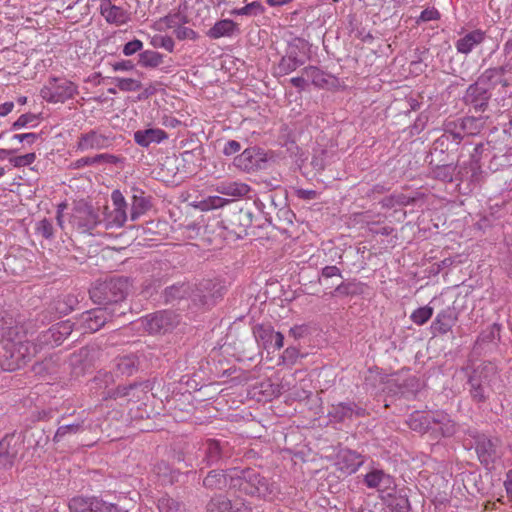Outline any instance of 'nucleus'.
Segmentation results:
<instances>
[{
	"label": "nucleus",
	"instance_id": "17",
	"mask_svg": "<svg viewBox=\"0 0 512 512\" xmlns=\"http://www.w3.org/2000/svg\"><path fill=\"white\" fill-rule=\"evenodd\" d=\"M165 209H167L166 213L168 217L166 218L162 216V241L167 240L166 233L175 235L176 232L179 231V224L186 219L188 216V210H191V207L189 204L185 205L186 211H184L183 208L177 205H172L171 202H169L168 205L165 206ZM195 209L196 207L192 208V210Z\"/></svg>",
	"mask_w": 512,
	"mask_h": 512
},
{
	"label": "nucleus",
	"instance_id": "34",
	"mask_svg": "<svg viewBox=\"0 0 512 512\" xmlns=\"http://www.w3.org/2000/svg\"><path fill=\"white\" fill-rule=\"evenodd\" d=\"M15 434L6 435L0 441V469L11 468L18 455L16 444H13Z\"/></svg>",
	"mask_w": 512,
	"mask_h": 512
},
{
	"label": "nucleus",
	"instance_id": "21",
	"mask_svg": "<svg viewBox=\"0 0 512 512\" xmlns=\"http://www.w3.org/2000/svg\"><path fill=\"white\" fill-rule=\"evenodd\" d=\"M232 468L212 469L202 478L201 485L207 491H223L227 487L231 489Z\"/></svg>",
	"mask_w": 512,
	"mask_h": 512
},
{
	"label": "nucleus",
	"instance_id": "4",
	"mask_svg": "<svg viewBox=\"0 0 512 512\" xmlns=\"http://www.w3.org/2000/svg\"><path fill=\"white\" fill-rule=\"evenodd\" d=\"M130 288L129 278L111 277L92 286L89 295L93 303L117 311L116 307L126 299Z\"/></svg>",
	"mask_w": 512,
	"mask_h": 512
},
{
	"label": "nucleus",
	"instance_id": "20",
	"mask_svg": "<svg viewBox=\"0 0 512 512\" xmlns=\"http://www.w3.org/2000/svg\"><path fill=\"white\" fill-rule=\"evenodd\" d=\"M181 161L175 154L167 155L162 163V183L178 186L187 177L185 170H180Z\"/></svg>",
	"mask_w": 512,
	"mask_h": 512
},
{
	"label": "nucleus",
	"instance_id": "43",
	"mask_svg": "<svg viewBox=\"0 0 512 512\" xmlns=\"http://www.w3.org/2000/svg\"><path fill=\"white\" fill-rule=\"evenodd\" d=\"M486 118L479 116H466L460 118V130L463 131V135H477L485 127Z\"/></svg>",
	"mask_w": 512,
	"mask_h": 512
},
{
	"label": "nucleus",
	"instance_id": "63",
	"mask_svg": "<svg viewBox=\"0 0 512 512\" xmlns=\"http://www.w3.org/2000/svg\"><path fill=\"white\" fill-rule=\"evenodd\" d=\"M139 62L146 67H156L160 63V54L155 51L146 50L140 54Z\"/></svg>",
	"mask_w": 512,
	"mask_h": 512
},
{
	"label": "nucleus",
	"instance_id": "3",
	"mask_svg": "<svg viewBox=\"0 0 512 512\" xmlns=\"http://www.w3.org/2000/svg\"><path fill=\"white\" fill-rule=\"evenodd\" d=\"M215 287L211 280H204L194 288L189 282H178L165 288L164 302L175 306L190 299L197 308H210L221 297L219 290L213 291Z\"/></svg>",
	"mask_w": 512,
	"mask_h": 512
},
{
	"label": "nucleus",
	"instance_id": "13",
	"mask_svg": "<svg viewBox=\"0 0 512 512\" xmlns=\"http://www.w3.org/2000/svg\"><path fill=\"white\" fill-rule=\"evenodd\" d=\"M78 93L77 86L64 78H52L41 91V97L51 103H63Z\"/></svg>",
	"mask_w": 512,
	"mask_h": 512
},
{
	"label": "nucleus",
	"instance_id": "48",
	"mask_svg": "<svg viewBox=\"0 0 512 512\" xmlns=\"http://www.w3.org/2000/svg\"><path fill=\"white\" fill-rule=\"evenodd\" d=\"M23 441H27V443L33 448H38L44 447L48 443L49 437L45 435L44 430H26L23 435Z\"/></svg>",
	"mask_w": 512,
	"mask_h": 512
},
{
	"label": "nucleus",
	"instance_id": "11",
	"mask_svg": "<svg viewBox=\"0 0 512 512\" xmlns=\"http://www.w3.org/2000/svg\"><path fill=\"white\" fill-rule=\"evenodd\" d=\"M202 454L201 463L205 467L221 466L233 455L231 446L227 441L206 439L199 449Z\"/></svg>",
	"mask_w": 512,
	"mask_h": 512
},
{
	"label": "nucleus",
	"instance_id": "32",
	"mask_svg": "<svg viewBox=\"0 0 512 512\" xmlns=\"http://www.w3.org/2000/svg\"><path fill=\"white\" fill-rule=\"evenodd\" d=\"M139 369V359L135 354L115 358L113 374L117 377H130Z\"/></svg>",
	"mask_w": 512,
	"mask_h": 512
},
{
	"label": "nucleus",
	"instance_id": "41",
	"mask_svg": "<svg viewBox=\"0 0 512 512\" xmlns=\"http://www.w3.org/2000/svg\"><path fill=\"white\" fill-rule=\"evenodd\" d=\"M206 512H249L247 508H233L231 501L224 495L218 494L207 502Z\"/></svg>",
	"mask_w": 512,
	"mask_h": 512
},
{
	"label": "nucleus",
	"instance_id": "40",
	"mask_svg": "<svg viewBox=\"0 0 512 512\" xmlns=\"http://www.w3.org/2000/svg\"><path fill=\"white\" fill-rule=\"evenodd\" d=\"M238 26L233 20L223 19L217 21L206 33L210 39H219L221 37H231L237 32Z\"/></svg>",
	"mask_w": 512,
	"mask_h": 512
},
{
	"label": "nucleus",
	"instance_id": "46",
	"mask_svg": "<svg viewBox=\"0 0 512 512\" xmlns=\"http://www.w3.org/2000/svg\"><path fill=\"white\" fill-rule=\"evenodd\" d=\"M114 374L108 371H98L94 378L91 380V390L98 393L99 390H104L103 395L107 388L114 383Z\"/></svg>",
	"mask_w": 512,
	"mask_h": 512
},
{
	"label": "nucleus",
	"instance_id": "19",
	"mask_svg": "<svg viewBox=\"0 0 512 512\" xmlns=\"http://www.w3.org/2000/svg\"><path fill=\"white\" fill-rule=\"evenodd\" d=\"M366 414V409L359 406L354 401L332 404L328 412V416L339 423L352 420L353 418L365 417Z\"/></svg>",
	"mask_w": 512,
	"mask_h": 512
},
{
	"label": "nucleus",
	"instance_id": "36",
	"mask_svg": "<svg viewBox=\"0 0 512 512\" xmlns=\"http://www.w3.org/2000/svg\"><path fill=\"white\" fill-rule=\"evenodd\" d=\"M433 413L414 411L409 415L407 424L409 428L420 434L429 433L431 429V418Z\"/></svg>",
	"mask_w": 512,
	"mask_h": 512
},
{
	"label": "nucleus",
	"instance_id": "2",
	"mask_svg": "<svg viewBox=\"0 0 512 512\" xmlns=\"http://www.w3.org/2000/svg\"><path fill=\"white\" fill-rule=\"evenodd\" d=\"M231 489L242 495L273 501L280 493L275 481L251 467L232 468Z\"/></svg>",
	"mask_w": 512,
	"mask_h": 512
},
{
	"label": "nucleus",
	"instance_id": "27",
	"mask_svg": "<svg viewBox=\"0 0 512 512\" xmlns=\"http://www.w3.org/2000/svg\"><path fill=\"white\" fill-rule=\"evenodd\" d=\"M112 145V139L106 135L91 130L87 133L81 134L77 147L81 151L89 149H105Z\"/></svg>",
	"mask_w": 512,
	"mask_h": 512
},
{
	"label": "nucleus",
	"instance_id": "59",
	"mask_svg": "<svg viewBox=\"0 0 512 512\" xmlns=\"http://www.w3.org/2000/svg\"><path fill=\"white\" fill-rule=\"evenodd\" d=\"M77 303V299L75 296L73 295H67L65 296L63 299H59L55 302V309L60 313V314H68L70 313L73 308H74V305Z\"/></svg>",
	"mask_w": 512,
	"mask_h": 512
},
{
	"label": "nucleus",
	"instance_id": "44",
	"mask_svg": "<svg viewBox=\"0 0 512 512\" xmlns=\"http://www.w3.org/2000/svg\"><path fill=\"white\" fill-rule=\"evenodd\" d=\"M363 288L364 284L356 279L343 281L336 286L332 295L342 297L361 295L363 293Z\"/></svg>",
	"mask_w": 512,
	"mask_h": 512
},
{
	"label": "nucleus",
	"instance_id": "5",
	"mask_svg": "<svg viewBox=\"0 0 512 512\" xmlns=\"http://www.w3.org/2000/svg\"><path fill=\"white\" fill-rule=\"evenodd\" d=\"M201 220L194 219L189 215L186 219L179 224V231L176 232L175 235H170L166 233L167 242H162V247H165L162 250V256L166 257L173 255L172 259L166 258L165 261L171 264H181L183 261V254L180 250L183 249V245L180 243H175L174 241H185L186 239H192L197 236L201 229Z\"/></svg>",
	"mask_w": 512,
	"mask_h": 512
},
{
	"label": "nucleus",
	"instance_id": "58",
	"mask_svg": "<svg viewBox=\"0 0 512 512\" xmlns=\"http://www.w3.org/2000/svg\"><path fill=\"white\" fill-rule=\"evenodd\" d=\"M180 323V315L171 310H162V330H172Z\"/></svg>",
	"mask_w": 512,
	"mask_h": 512
},
{
	"label": "nucleus",
	"instance_id": "10",
	"mask_svg": "<svg viewBox=\"0 0 512 512\" xmlns=\"http://www.w3.org/2000/svg\"><path fill=\"white\" fill-rule=\"evenodd\" d=\"M495 86L481 74L477 80L470 84L463 96L466 106L473 107L475 111L485 112L488 109L492 91Z\"/></svg>",
	"mask_w": 512,
	"mask_h": 512
},
{
	"label": "nucleus",
	"instance_id": "8",
	"mask_svg": "<svg viewBox=\"0 0 512 512\" xmlns=\"http://www.w3.org/2000/svg\"><path fill=\"white\" fill-rule=\"evenodd\" d=\"M496 374L497 368L491 362H484L471 371L467 383L474 402L484 403L488 399L490 385Z\"/></svg>",
	"mask_w": 512,
	"mask_h": 512
},
{
	"label": "nucleus",
	"instance_id": "18",
	"mask_svg": "<svg viewBox=\"0 0 512 512\" xmlns=\"http://www.w3.org/2000/svg\"><path fill=\"white\" fill-rule=\"evenodd\" d=\"M253 335L259 346L269 350L270 348L281 349L283 347L284 336L280 332H275L270 324H257L253 327Z\"/></svg>",
	"mask_w": 512,
	"mask_h": 512
},
{
	"label": "nucleus",
	"instance_id": "39",
	"mask_svg": "<svg viewBox=\"0 0 512 512\" xmlns=\"http://www.w3.org/2000/svg\"><path fill=\"white\" fill-rule=\"evenodd\" d=\"M512 69V57L505 62L503 65L494 68L486 69L482 75L492 83L495 87L498 84H501L503 87H507L509 85L507 79L504 78V75Z\"/></svg>",
	"mask_w": 512,
	"mask_h": 512
},
{
	"label": "nucleus",
	"instance_id": "1",
	"mask_svg": "<svg viewBox=\"0 0 512 512\" xmlns=\"http://www.w3.org/2000/svg\"><path fill=\"white\" fill-rule=\"evenodd\" d=\"M2 354L0 366L4 371L13 372L25 367L36 355L37 348L26 338L21 326H9L1 332Z\"/></svg>",
	"mask_w": 512,
	"mask_h": 512
},
{
	"label": "nucleus",
	"instance_id": "30",
	"mask_svg": "<svg viewBox=\"0 0 512 512\" xmlns=\"http://www.w3.org/2000/svg\"><path fill=\"white\" fill-rule=\"evenodd\" d=\"M385 499L386 506L391 512H410L411 505L408 499L407 489L402 488L390 490L386 493Z\"/></svg>",
	"mask_w": 512,
	"mask_h": 512
},
{
	"label": "nucleus",
	"instance_id": "64",
	"mask_svg": "<svg viewBox=\"0 0 512 512\" xmlns=\"http://www.w3.org/2000/svg\"><path fill=\"white\" fill-rule=\"evenodd\" d=\"M184 504L173 499V498H167L164 499L162 497V512H184Z\"/></svg>",
	"mask_w": 512,
	"mask_h": 512
},
{
	"label": "nucleus",
	"instance_id": "37",
	"mask_svg": "<svg viewBox=\"0 0 512 512\" xmlns=\"http://www.w3.org/2000/svg\"><path fill=\"white\" fill-rule=\"evenodd\" d=\"M459 143L449 136H439L432 145L431 158H449L451 152L456 151Z\"/></svg>",
	"mask_w": 512,
	"mask_h": 512
},
{
	"label": "nucleus",
	"instance_id": "33",
	"mask_svg": "<svg viewBox=\"0 0 512 512\" xmlns=\"http://www.w3.org/2000/svg\"><path fill=\"white\" fill-rule=\"evenodd\" d=\"M261 154L255 148H247L234 158V165L242 171L251 172L260 168Z\"/></svg>",
	"mask_w": 512,
	"mask_h": 512
},
{
	"label": "nucleus",
	"instance_id": "31",
	"mask_svg": "<svg viewBox=\"0 0 512 512\" xmlns=\"http://www.w3.org/2000/svg\"><path fill=\"white\" fill-rule=\"evenodd\" d=\"M99 357L100 350L97 346H85L72 354L71 364L85 370L92 367Z\"/></svg>",
	"mask_w": 512,
	"mask_h": 512
},
{
	"label": "nucleus",
	"instance_id": "54",
	"mask_svg": "<svg viewBox=\"0 0 512 512\" xmlns=\"http://www.w3.org/2000/svg\"><path fill=\"white\" fill-rule=\"evenodd\" d=\"M138 383H131L129 385H119L115 389H110L105 392V395H103V399H119V398H126L130 395V392L134 390L136 387H138Z\"/></svg>",
	"mask_w": 512,
	"mask_h": 512
},
{
	"label": "nucleus",
	"instance_id": "14",
	"mask_svg": "<svg viewBox=\"0 0 512 512\" xmlns=\"http://www.w3.org/2000/svg\"><path fill=\"white\" fill-rule=\"evenodd\" d=\"M123 314L117 312L115 309L109 310L108 307H98L84 312L81 315L80 326L85 333H94L100 330L107 322L111 321L113 317Z\"/></svg>",
	"mask_w": 512,
	"mask_h": 512
},
{
	"label": "nucleus",
	"instance_id": "45",
	"mask_svg": "<svg viewBox=\"0 0 512 512\" xmlns=\"http://www.w3.org/2000/svg\"><path fill=\"white\" fill-rule=\"evenodd\" d=\"M417 201L416 197L407 196L403 193H393L389 196L384 197L380 201V205L384 209H391L396 206H408L413 205Z\"/></svg>",
	"mask_w": 512,
	"mask_h": 512
},
{
	"label": "nucleus",
	"instance_id": "47",
	"mask_svg": "<svg viewBox=\"0 0 512 512\" xmlns=\"http://www.w3.org/2000/svg\"><path fill=\"white\" fill-rule=\"evenodd\" d=\"M135 142L143 147L151 143H160V129L138 130L134 133Z\"/></svg>",
	"mask_w": 512,
	"mask_h": 512
},
{
	"label": "nucleus",
	"instance_id": "7",
	"mask_svg": "<svg viewBox=\"0 0 512 512\" xmlns=\"http://www.w3.org/2000/svg\"><path fill=\"white\" fill-rule=\"evenodd\" d=\"M466 434L473 440L472 447H474L481 465L486 469H491L501 457V439L471 428L467 430Z\"/></svg>",
	"mask_w": 512,
	"mask_h": 512
},
{
	"label": "nucleus",
	"instance_id": "25",
	"mask_svg": "<svg viewBox=\"0 0 512 512\" xmlns=\"http://www.w3.org/2000/svg\"><path fill=\"white\" fill-rule=\"evenodd\" d=\"M430 434L433 439L441 437H451L456 433V424L444 412H434L431 418Z\"/></svg>",
	"mask_w": 512,
	"mask_h": 512
},
{
	"label": "nucleus",
	"instance_id": "26",
	"mask_svg": "<svg viewBox=\"0 0 512 512\" xmlns=\"http://www.w3.org/2000/svg\"><path fill=\"white\" fill-rule=\"evenodd\" d=\"M458 320V313L454 307L441 310L431 324L433 334L444 335L448 333Z\"/></svg>",
	"mask_w": 512,
	"mask_h": 512
},
{
	"label": "nucleus",
	"instance_id": "62",
	"mask_svg": "<svg viewBox=\"0 0 512 512\" xmlns=\"http://www.w3.org/2000/svg\"><path fill=\"white\" fill-rule=\"evenodd\" d=\"M36 232L45 239H52L54 236V228L51 220L44 218L36 224Z\"/></svg>",
	"mask_w": 512,
	"mask_h": 512
},
{
	"label": "nucleus",
	"instance_id": "24",
	"mask_svg": "<svg viewBox=\"0 0 512 512\" xmlns=\"http://www.w3.org/2000/svg\"><path fill=\"white\" fill-rule=\"evenodd\" d=\"M364 462L365 457L351 449H342L337 454L338 470L348 475L356 473Z\"/></svg>",
	"mask_w": 512,
	"mask_h": 512
},
{
	"label": "nucleus",
	"instance_id": "23",
	"mask_svg": "<svg viewBox=\"0 0 512 512\" xmlns=\"http://www.w3.org/2000/svg\"><path fill=\"white\" fill-rule=\"evenodd\" d=\"M363 483L367 488L376 489L380 493H387L396 487L395 479L381 469H372L364 475Z\"/></svg>",
	"mask_w": 512,
	"mask_h": 512
},
{
	"label": "nucleus",
	"instance_id": "42",
	"mask_svg": "<svg viewBox=\"0 0 512 512\" xmlns=\"http://www.w3.org/2000/svg\"><path fill=\"white\" fill-rule=\"evenodd\" d=\"M482 170L481 164L476 162H469L461 166L457 171V181H469L473 184H478L481 181Z\"/></svg>",
	"mask_w": 512,
	"mask_h": 512
},
{
	"label": "nucleus",
	"instance_id": "38",
	"mask_svg": "<svg viewBox=\"0 0 512 512\" xmlns=\"http://www.w3.org/2000/svg\"><path fill=\"white\" fill-rule=\"evenodd\" d=\"M302 73L310 78L312 84L318 88H326L329 85H333V82L337 81L336 77L324 72L316 66H307L303 68Z\"/></svg>",
	"mask_w": 512,
	"mask_h": 512
},
{
	"label": "nucleus",
	"instance_id": "35",
	"mask_svg": "<svg viewBox=\"0 0 512 512\" xmlns=\"http://www.w3.org/2000/svg\"><path fill=\"white\" fill-rule=\"evenodd\" d=\"M100 13L108 23L124 24L128 21V13L123 8L113 5L111 0H102L100 3Z\"/></svg>",
	"mask_w": 512,
	"mask_h": 512
},
{
	"label": "nucleus",
	"instance_id": "16",
	"mask_svg": "<svg viewBox=\"0 0 512 512\" xmlns=\"http://www.w3.org/2000/svg\"><path fill=\"white\" fill-rule=\"evenodd\" d=\"M70 512H119L115 503L105 501L100 497H74L69 501Z\"/></svg>",
	"mask_w": 512,
	"mask_h": 512
},
{
	"label": "nucleus",
	"instance_id": "51",
	"mask_svg": "<svg viewBox=\"0 0 512 512\" xmlns=\"http://www.w3.org/2000/svg\"><path fill=\"white\" fill-rule=\"evenodd\" d=\"M460 118L455 120H445L443 123V134L444 136H449V138H453L457 143H461L463 139V131L460 130Z\"/></svg>",
	"mask_w": 512,
	"mask_h": 512
},
{
	"label": "nucleus",
	"instance_id": "29",
	"mask_svg": "<svg viewBox=\"0 0 512 512\" xmlns=\"http://www.w3.org/2000/svg\"><path fill=\"white\" fill-rule=\"evenodd\" d=\"M486 39V32L481 29H475L465 33L455 42V48L458 53L467 55Z\"/></svg>",
	"mask_w": 512,
	"mask_h": 512
},
{
	"label": "nucleus",
	"instance_id": "50",
	"mask_svg": "<svg viewBox=\"0 0 512 512\" xmlns=\"http://www.w3.org/2000/svg\"><path fill=\"white\" fill-rule=\"evenodd\" d=\"M162 126L171 130L170 132L162 130V141L168 138L175 140L179 134V130L176 129L182 127V123L175 117L164 115L162 116Z\"/></svg>",
	"mask_w": 512,
	"mask_h": 512
},
{
	"label": "nucleus",
	"instance_id": "61",
	"mask_svg": "<svg viewBox=\"0 0 512 512\" xmlns=\"http://www.w3.org/2000/svg\"><path fill=\"white\" fill-rule=\"evenodd\" d=\"M148 208V201L142 196H133L131 219L136 220Z\"/></svg>",
	"mask_w": 512,
	"mask_h": 512
},
{
	"label": "nucleus",
	"instance_id": "55",
	"mask_svg": "<svg viewBox=\"0 0 512 512\" xmlns=\"http://www.w3.org/2000/svg\"><path fill=\"white\" fill-rule=\"evenodd\" d=\"M500 329L501 326L497 323H493L488 326L485 330H483L477 337V344H484L493 342L495 339L500 338Z\"/></svg>",
	"mask_w": 512,
	"mask_h": 512
},
{
	"label": "nucleus",
	"instance_id": "60",
	"mask_svg": "<svg viewBox=\"0 0 512 512\" xmlns=\"http://www.w3.org/2000/svg\"><path fill=\"white\" fill-rule=\"evenodd\" d=\"M142 326L149 334H157L160 332V317L156 313L146 316L142 320Z\"/></svg>",
	"mask_w": 512,
	"mask_h": 512
},
{
	"label": "nucleus",
	"instance_id": "15",
	"mask_svg": "<svg viewBox=\"0 0 512 512\" xmlns=\"http://www.w3.org/2000/svg\"><path fill=\"white\" fill-rule=\"evenodd\" d=\"M71 218L73 223L83 232H91L101 224L98 210L82 200L74 205Z\"/></svg>",
	"mask_w": 512,
	"mask_h": 512
},
{
	"label": "nucleus",
	"instance_id": "22",
	"mask_svg": "<svg viewBox=\"0 0 512 512\" xmlns=\"http://www.w3.org/2000/svg\"><path fill=\"white\" fill-rule=\"evenodd\" d=\"M430 174L433 179L442 182L457 181V165L446 158H434L429 160Z\"/></svg>",
	"mask_w": 512,
	"mask_h": 512
},
{
	"label": "nucleus",
	"instance_id": "56",
	"mask_svg": "<svg viewBox=\"0 0 512 512\" xmlns=\"http://www.w3.org/2000/svg\"><path fill=\"white\" fill-rule=\"evenodd\" d=\"M433 312L434 309L429 305L419 307L412 312L410 319L413 323L421 326L424 325L433 316Z\"/></svg>",
	"mask_w": 512,
	"mask_h": 512
},
{
	"label": "nucleus",
	"instance_id": "57",
	"mask_svg": "<svg viewBox=\"0 0 512 512\" xmlns=\"http://www.w3.org/2000/svg\"><path fill=\"white\" fill-rule=\"evenodd\" d=\"M264 7L259 1H253L242 8H236L231 11L233 15L257 16L264 12Z\"/></svg>",
	"mask_w": 512,
	"mask_h": 512
},
{
	"label": "nucleus",
	"instance_id": "12",
	"mask_svg": "<svg viewBox=\"0 0 512 512\" xmlns=\"http://www.w3.org/2000/svg\"><path fill=\"white\" fill-rule=\"evenodd\" d=\"M74 324L70 321H62L49 329L42 331L33 342L37 348V353L43 349H50L62 344V342L72 333Z\"/></svg>",
	"mask_w": 512,
	"mask_h": 512
},
{
	"label": "nucleus",
	"instance_id": "9",
	"mask_svg": "<svg viewBox=\"0 0 512 512\" xmlns=\"http://www.w3.org/2000/svg\"><path fill=\"white\" fill-rule=\"evenodd\" d=\"M310 45L303 38L296 37L288 42L285 55L278 63L277 70L279 75H287L304 65L310 58Z\"/></svg>",
	"mask_w": 512,
	"mask_h": 512
},
{
	"label": "nucleus",
	"instance_id": "6",
	"mask_svg": "<svg viewBox=\"0 0 512 512\" xmlns=\"http://www.w3.org/2000/svg\"><path fill=\"white\" fill-rule=\"evenodd\" d=\"M254 207L248 203H235L225 210L221 220L223 227L236 238L247 235L253 224Z\"/></svg>",
	"mask_w": 512,
	"mask_h": 512
},
{
	"label": "nucleus",
	"instance_id": "53",
	"mask_svg": "<svg viewBox=\"0 0 512 512\" xmlns=\"http://www.w3.org/2000/svg\"><path fill=\"white\" fill-rule=\"evenodd\" d=\"M127 215L125 209L115 208L111 214L106 218L104 223L105 229L113 227H122L126 222Z\"/></svg>",
	"mask_w": 512,
	"mask_h": 512
},
{
	"label": "nucleus",
	"instance_id": "52",
	"mask_svg": "<svg viewBox=\"0 0 512 512\" xmlns=\"http://www.w3.org/2000/svg\"><path fill=\"white\" fill-rule=\"evenodd\" d=\"M83 423H84L83 421H78L76 423L66 424V425H62V426L58 427V429L53 437V441L60 442L67 435H74V434L83 432L84 431Z\"/></svg>",
	"mask_w": 512,
	"mask_h": 512
},
{
	"label": "nucleus",
	"instance_id": "28",
	"mask_svg": "<svg viewBox=\"0 0 512 512\" xmlns=\"http://www.w3.org/2000/svg\"><path fill=\"white\" fill-rule=\"evenodd\" d=\"M286 204L285 198L277 193L268 192L263 195L262 199L254 201V206L264 215L266 222L272 224V217L270 209L277 212L278 209Z\"/></svg>",
	"mask_w": 512,
	"mask_h": 512
},
{
	"label": "nucleus",
	"instance_id": "49",
	"mask_svg": "<svg viewBox=\"0 0 512 512\" xmlns=\"http://www.w3.org/2000/svg\"><path fill=\"white\" fill-rule=\"evenodd\" d=\"M219 191L229 196H245L250 191V187L245 183L229 182L222 183Z\"/></svg>",
	"mask_w": 512,
	"mask_h": 512
}]
</instances>
